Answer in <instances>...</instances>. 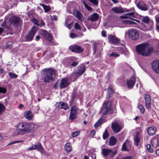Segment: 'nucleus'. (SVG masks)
<instances>
[{
	"label": "nucleus",
	"mask_w": 159,
	"mask_h": 159,
	"mask_svg": "<svg viewBox=\"0 0 159 159\" xmlns=\"http://www.w3.org/2000/svg\"><path fill=\"white\" fill-rule=\"evenodd\" d=\"M79 108L76 106H72L70 110L69 119L73 120L77 118Z\"/></svg>",
	"instance_id": "39448f33"
},
{
	"label": "nucleus",
	"mask_w": 159,
	"mask_h": 159,
	"mask_svg": "<svg viewBox=\"0 0 159 159\" xmlns=\"http://www.w3.org/2000/svg\"><path fill=\"white\" fill-rule=\"evenodd\" d=\"M108 42L113 44H117L119 43L120 39L116 37L115 35L109 34L108 36Z\"/></svg>",
	"instance_id": "f8f14e48"
},
{
	"label": "nucleus",
	"mask_w": 159,
	"mask_h": 159,
	"mask_svg": "<svg viewBox=\"0 0 159 159\" xmlns=\"http://www.w3.org/2000/svg\"><path fill=\"white\" fill-rule=\"evenodd\" d=\"M111 103L110 101L105 102L103 104L101 109V112L103 115L105 116L107 114L110 110Z\"/></svg>",
	"instance_id": "0eeeda50"
},
{
	"label": "nucleus",
	"mask_w": 159,
	"mask_h": 159,
	"mask_svg": "<svg viewBox=\"0 0 159 159\" xmlns=\"http://www.w3.org/2000/svg\"><path fill=\"white\" fill-rule=\"evenodd\" d=\"M86 69L85 66L84 64H81L77 70L78 74L80 75H82Z\"/></svg>",
	"instance_id": "5701e85b"
},
{
	"label": "nucleus",
	"mask_w": 159,
	"mask_h": 159,
	"mask_svg": "<svg viewBox=\"0 0 159 159\" xmlns=\"http://www.w3.org/2000/svg\"><path fill=\"white\" fill-rule=\"evenodd\" d=\"M8 75L11 78H17L18 77L17 75L15 73H13L11 72H10L8 73Z\"/></svg>",
	"instance_id": "a19ab883"
},
{
	"label": "nucleus",
	"mask_w": 159,
	"mask_h": 159,
	"mask_svg": "<svg viewBox=\"0 0 159 159\" xmlns=\"http://www.w3.org/2000/svg\"><path fill=\"white\" fill-rule=\"evenodd\" d=\"M117 153L116 151H113L112 149L106 148L102 149V153L103 156L107 157L109 156L111 157H113Z\"/></svg>",
	"instance_id": "1a4fd4ad"
},
{
	"label": "nucleus",
	"mask_w": 159,
	"mask_h": 159,
	"mask_svg": "<svg viewBox=\"0 0 159 159\" xmlns=\"http://www.w3.org/2000/svg\"><path fill=\"white\" fill-rule=\"evenodd\" d=\"M109 136V134L108 131L106 129H105L103 134V139L104 140L106 139Z\"/></svg>",
	"instance_id": "e433bc0d"
},
{
	"label": "nucleus",
	"mask_w": 159,
	"mask_h": 159,
	"mask_svg": "<svg viewBox=\"0 0 159 159\" xmlns=\"http://www.w3.org/2000/svg\"><path fill=\"white\" fill-rule=\"evenodd\" d=\"M157 131V128L154 126L148 127L147 129V132L148 135L151 136L154 135Z\"/></svg>",
	"instance_id": "412c9836"
},
{
	"label": "nucleus",
	"mask_w": 159,
	"mask_h": 159,
	"mask_svg": "<svg viewBox=\"0 0 159 159\" xmlns=\"http://www.w3.org/2000/svg\"><path fill=\"white\" fill-rule=\"evenodd\" d=\"M142 21L145 23L148 24L149 22V18L148 16H145L143 18Z\"/></svg>",
	"instance_id": "37998d69"
},
{
	"label": "nucleus",
	"mask_w": 159,
	"mask_h": 159,
	"mask_svg": "<svg viewBox=\"0 0 159 159\" xmlns=\"http://www.w3.org/2000/svg\"><path fill=\"white\" fill-rule=\"evenodd\" d=\"M28 149L29 150H35L36 149V146H34V145H32V147H29Z\"/></svg>",
	"instance_id": "052dcab7"
},
{
	"label": "nucleus",
	"mask_w": 159,
	"mask_h": 159,
	"mask_svg": "<svg viewBox=\"0 0 159 159\" xmlns=\"http://www.w3.org/2000/svg\"><path fill=\"white\" fill-rule=\"evenodd\" d=\"M99 17V14L97 13H95L90 17L89 20L92 21H95L98 20Z\"/></svg>",
	"instance_id": "cd10ccee"
},
{
	"label": "nucleus",
	"mask_w": 159,
	"mask_h": 159,
	"mask_svg": "<svg viewBox=\"0 0 159 159\" xmlns=\"http://www.w3.org/2000/svg\"><path fill=\"white\" fill-rule=\"evenodd\" d=\"M120 18L121 19H129L131 20L136 21L137 22H138V20L134 19H133L132 18H130L129 17H128L126 14H123L122 16H120Z\"/></svg>",
	"instance_id": "473e14b6"
},
{
	"label": "nucleus",
	"mask_w": 159,
	"mask_h": 159,
	"mask_svg": "<svg viewBox=\"0 0 159 159\" xmlns=\"http://www.w3.org/2000/svg\"><path fill=\"white\" fill-rule=\"evenodd\" d=\"M34 146H36V149L38 151H39L40 152H42L43 151V148L41 144L39 142H37L35 143Z\"/></svg>",
	"instance_id": "7c9ffc66"
},
{
	"label": "nucleus",
	"mask_w": 159,
	"mask_h": 159,
	"mask_svg": "<svg viewBox=\"0 0 159 159\" xmlns=\"http://www.w3.org/2000/svg\"><path fill=\"white\" fill-rule=\"evenodd\" d=\"M17 130V134L23 135L34 132V125L32 122H25L19 123L16 126Z\"/></svg>",
	"instance_id": "f03ea898"
},
{
	"label": "nucleus",
	"mask_w": 159,
	"mask_h": 159,
	"mask_svg": "<svg viewBox=\"0 0 159 159\" xmlns=\"http://www.w3.org/2000/svg\"><path fill=\"white\" fill-rule=\"evenodd\" d=\"M101 34L102 37H105L106 36V31L105 30H102L101 32Z\"/></svg>",
	"instance_id": "bf43d9fd"
},
{
	"label": "nucleus",
	"mask_w": 159,
	"mask_h": 159,
	"mask_svg": "<svg viewBox=\"0 0 159 159\" xmlns=\"http://www.w3.org/2000/svg\"><path fill=\"white\" fill-rule=\"evenodd\" d=\"M138 108L142 114H143L145 111V109L144 107L141 104L139 105L138 106Z\"/></svg>",
	"instance_id": "f704fd0d"
},
{
	"label": "nucleus",
	"mask_w": 159,
	"mask_h": 159,
	"mask_svg": "<svg viewBox=\"0 0 159 159\" xmlns=\"http://www.w3.org/2000/svg\"><path fill=\"white\" fill-rule=\"evenodd\" d=\"M42 74L41 77L44 82L50 83L52 82L54 79L53 76L56 74L55 70L52 68L45 69Z\"/></svg>",
	"instance_id": "7ed1b4c3"
},
{
	"label": "nucleus",
	"mask_w": 159,
	"mask_h": 159,
	"mask_svg": "<svg viewBox=\"0 0 159 159\" xmlns=\"http://www.w3.org/2000/svg\"><path fill=\"white\" fill-rule=\"evenodd\" d=\"M40 33L44 39L48 41L51 42L52 41L53 37L52 34L49 33L45 30L43 29L40 30Z\"/></svg>",
	"instance_id": "9d476101"
},
{
	"label": "nucleus",
	"mask_w": 159,
	"mask_h": 159,
	"mask_svg": "<svg viewBox=\"0 0 159 159\" xmlns=\"http://www.w3.org/2000/svg\"><path fill=\"white\" fill-rule=\"evenodd\" d=\"M96 133V131L94 130H92L90 133V135L91 136L93 137L95 135Z\"/></svg>",
	"instance_id": "13d9d810"
},
{
	"label": "nucleus",
	"mask_w": 159,
	"mask_h": 159,
	"mask_svg": "<svg viewBox=\"0 0 159 159\" xmlns=\"http://www.w3.org/2000/svg\"><path fill=\"white\" fill-rule=\"evenodd\" d=\"M83 4L84 6V7L86 8V9L89 10L91 11L93 10V9L91 8L90 7H89L86 2H85L84 1L83 2Z\"/></svg>",
	"instance_id": "c03bdc74"
},
{
	"label": "nucleus",
	"mask_w": 159,
	"mask_h": 159,
	"mask_svg": "<svg viewBox=\"0 0 159 159\" xmlns=\"http://www.w3.org/2000/svg\"><path fill=\"white\" fill-rule=\"evenodd\" d=\"M128 17H129L130 18L135 17V13L134 12H132L130 13H129L126 14Z\"/></svg>",
	"instance_id": "09e8293b"
},
{
	"label": "nucleus",
	"mask_w": 159,
	"mask_h": 159,
	"mask_svg": "<svg viewBox=\"0 0 159 159\" xmlns=\"http://www.w3.org/2000/svg\"><path fill=\"white\" fill-rule=\"evenodd\" d=\"M76 34L73 33H71L70 34V37L72 38H74L76 37Z\"/></svg>",
	"instance_id": "338daca9"
},
{
	"label": "nucleus",
	"mask_w": 159,
	"mask_h": 159,
	"mask_svg": "<svg viewBox=\"0 0 159 159\" xmlns=\"http://www.w3.org/2000/svg\"><path fill=\"white\" fill-rule=\"evenodd\" d=\"M78 72L77 71H76L75 72V76L76 78H78L80 77V76L81 75H80L78 74Z\"/></svg>",
	"instance_id": "774afa93"
},
{
	"label": "nucleus",
	"mask_w": 159,
	"mask_h": 159,
	"mask_svg": "<svg viewBox=\"0 0 159 159\" xmlns=\"http://www.w3.org/2000/svg\"><path fill=\"white\" fill-rule=\"evenodd\" d=\"M25 118L28 120H31L34 117L32 112L30 111H26L24 113Z\"/></svg>",
	"instance_id": "393cba45"
},
{
	"label": "nucleus",
	"mask_w": 159,
	"mask_h": 159,
	"mask_svg": "<svg viewBox=\"0 0 159 159\" xmlns=\"http://www.w3.org/2000/svg\"><path fill=\"white\" fill-rule=\"evenodd\" d=\"M148 30H152L153 29V26L154 23L153 22H150L148 23Z\"/></svg>",
	"instance_id": "79ce46f5"
},
{
	"label": "nucleus",
	"mask_w": 159,
	"mask_h": 159,
	"mask_svg": "<svg viewBox=\"0 0 159 159\" xmlns=\"http://www.w3.org/2000/svg\"><path fill=\"white\" fill-rule=\"evenodd\" d=\"M50 18L52 20H57V16L56 15H53L51 16Z\"/></svg>",
	"instance_id": "6e6d98bb"
},
{
	"label": "nucleus",
	"mask_w": 159,
	"mask_h": 159,
	"mask_svg": "<svg viewBox=\"0 0 159 159\" xmlns=\"http://www.w3.org/2000/svg\"><path fill=\"white\" fill-rule=\"evenodd\" d=\"M141 139V136L139 132H136L135 135L134 137V143L136 146L139 145L140 139Z\"/></svg>",
	"instance_id": "6ab92c4d"
},
{
	"label": "nucleus",
	"mask_w": 159,
	"mask_h": 159,
	"mask_svg": "<svg viewBox=\"0 0 159 159\" xmlns=\"http://www.w3.org/2000/svg\"><path fill=\"white\" fill-rule=\"evenodd\" d=\"M136 50L139 54L148 57L153 52L154 48L150 43H143L136 46Z\"/></svg>",
	"instance_id": "f257e3e1"
},
{
	"label": "nucleus",
	"mask_w": 159,
	"mask_h": 159,
	"mask_svg": "<svg viewBox=\"0 0 159 159\" xmlns=\"http://www.w3.org/2000/svg\"><path fill=\"white\" fill-rule=\"evenodd\" d=\"M122 150L124 151H128L129 150L127 148L126 143H124L122 147Z\"/></svg>",
	"instance_id": "a18cd8bd"
},
{
	"label": "nucleus",
	"mask_w": 159,
	"mask_h": 159,
	"mask_svg": "<svg viewBox=\"0 0 159 159\" xmlns=\"http://www.w3.org/2000/svg\"><path fill=\"white\" fill-rule=\"evenodd\" d=\"M133 157L131 156H127L124 157H122L121 159H132Z\"/></svg>",
	"instance_id": "680f3d73"
},
{
	"label": "nucleus",
	"mask_w": 159,
	"mask_h": 159,
	"mask_svg": "<svg viewBox=\"0 0 159 159\" xmlns=\"http://www.w3.org/2000/svg\"><path fill=\"white\" fill-rule=\"evenodd\" d=\"M151 143L154 148H156L157 147H159V139L157 137H154L151 140Z\"/></svg>",
	"instance_id": "4be33fe9"
},
{
	"label": "nucleus",
	"mask_w": 159,
	"mask_h": 159,
	"mask_svg": "<svg viewBox=\"0 0 159 159\" xmlns=\"http://www.w3.org/2000/svg\"><path fill=\"white\" fill-rule=\"evenodd\" d=\"M69 49L71 52L76 53H81L84 51V49L81 46L75 44L70 46Z\"/></svg>",
	"instance_id": "9b49d317"
},
{
	"label": "nucleus",
	"mask_w": 159,
	"mask_h": 159,
	"mask_svg": "<svg viewBox=\"0 0 159 159\" xmlns=\"http://www.w3.org/2000/svg\"><path fill=\"white\" fill-rule=\"evenodd\" d=\"M145 105L146 108L149 110L151 108V100L150 96L149 95L147 94L145 95Z\"/></svg>",
	"instance_id": "4468645a"
},
{
	"label": "nucleus",
	"mask_w": 159,
	"mask_h": 159,
	"mask_svg": "<svg viewBox=\"0 0 159 159\" xmlns=\"http://www.w3.org/2000/svg\"><path fill=\"white\" fill-rule=\"evenodd\" d=\"M80 133V132L79 131H76L72 133L71 134V136L72 137H75L77 136Z\"/></svg>",
	"instance_id": "49530a36"
},
{
	"label": "nucleus",
	"mask_w": 159,
	"mask_h": 159,
	"mask_svg": "<svg viewBox=\"0 0 159 159\" xmlns=\"http://www.w3.org/2000/svg\"><path fill=\"white\" fill-rule=\"evenodd\" d=\"M78 62L74 61L71 64V66L74 67H75L78 65Z\"/></svg>",
	"instance_id": "e2e57ef3"
},
{
	"label": "nucleus",
	"mask_w": 159,
	"mask_h": 159,
	"mask_svg": "<svg viewBox=\"0 0 159 159\" xmlns=\"http://www.w3.org/2000/svg\"><path fill=\"white\" fill-rule=\"evenodd\" d=\"M91 157L92 159H96V153H92Z\"/></svg>",
	"instance_id": "0e129e2a"
},
{
	"label": "nucleus",
	"mask_w": 159,
	"mask_h": 159,
	"mask_svg": "<svg viewBox=\"0 0 159 159\" xmlns=\"http://www.w3.org/2000/svg\"><path fill=\"white\" fill-rule=\"evenodd\" d=\"M23 142V141H22V140L16 141H14L10 143L7 145H11L13 144H14V143H21Z\"/></svg>",
	"instance_id": "603ef678"
},
{
	"label": "nucleus",
	"mask_w": 159,
	"mask_h": 159,
	"mask_svg": "<svg viewBox=\"0 0 159 159\" xmlns=\"http://www.w3.org/2000/svg\"><path fill=\"white\" fill-rule=\"evenodd\" d=\"M75 28L77 30H81V28L80 25L77 23H75Z\"/></svg>",
	"instance_id": "8fccbe9b"
},
{
	"label": "nucleus",
	"mask_w": 159,
	"mask_h": 159,
	"mask_svg": "<svg viewBox=\"0 0 159 159\" xmlns=\"http://www.w3.org/2000/svg\"><path fill=\"white\" fill-rule=\"evenodd\" d=\"M111 10L117 13H122L124 12V8H122L121 7H112Z\"/></svg>",
	"instance_id": "b1692460"
},
{
	"label": "nucleus",
	"mask_w": 159,
	"mask_h": 159,
	"mask_svg": "<svg viewBox=\"0 0 159 159\" xmlns=\"http://www.w3.org/2000/svg\"><path fill=\"white\" fill-rule=\"evenodd\" d=\"M134 10L133 8H131L129 9H127L126 8H124V12H129Z\"/></svg>",
	"instance_id": "5fc2aeb1"
},
{
	"label": "nucleus",
	"mask_w": 159,
	"mask_h": 159,
	"mask_svg": "<svg viewBox=\"0 0 159 159\" xmlns=\"http://www.w3.org/2000/svg\"><path fill=\"white\" fill-rule=\"evenodd\" d=\"M76 15L77 18L80 20H81L82 19V15L81 13L79 10H77L76 12Z\"/></svg>",
	"instance_id": "c9c22d12"
},
{
	"label": "nucleus",
	"mask_w": 159,
	"mask_h": 159,
	"mask_svg": "<svg viewBox=\"0 0 159 159\" xmlns=\"http://www.w3.org/2000/svg\"><path fill=\"white\" fill-rule=\"evenodd\" d=\"M137 7L141 10L143 11H147L149 9L148 7L143 1L139 2L136 4Z\"/></svg>",
	"instance_id": "a211bd4d"
},
{
	"label": "nucleus",
	"mask_w": 159,
	"mask_h": 159,
	"mask_svg": "<svg viewBox=\"0 0 159 159\" xmlns=\"http://www.w3.org/2000/svg\"><path fill=\"white\" fill-rule=\"evenodd\" d=\"M128 35L129 38L132 40H136L139 36L138 31L134 29H131L128 31Z\"/></svg>",
	"instance_id": "6e6552de"
},
{
	"label": "nucleus",
	"mask_w": 159,
	"mask_h": 159,
	"mask_svg": "<svg viewBox=\"0 0 159 159\" xmlns=\"http://www.w3.org/2000/svg\"><path fill=\"white\" fill-rule=\"evenodd\" d=\"M136 79L135 77L133 76L127 80L126 81V84L128 87L132 88L135 84Z\"/></svg>",
	"instance_id": "f3484780"
},
{
	"label": "nucleus",
	"mask_w": 159,
	"mask_h": 159,
	"mask_svg": "<svg viewBox=\"0 0 159 159\" xmlns=\"http://www.w3.org/2000/svg\"><path fill=\"white\" fill-rule=\"evenodd\" d=\"M37 28L35 26H33L29 33L26 34L25 37V41L27 42H30L37 32Z\"/></svg>",
	"instance_id": "423d86ee"
},
{
	"label": "nucleus",
	"mask_w": 159,
	"mask_h": 159,
	"mask_svg": "<svg viewBox=\"0 0 159 159\" xmlns=\"http://www.w3.org/2000/svg\"><path fill=\"white\" fill-rule=\"evenodd\" d=\"M40 5L43 7L44 10V12L45 13H47L49 12L51 9L50 6L45 5L43 4L40 3Z\"/></svg>",
	"instance_id": "c756f323"
},
{
	"label": "nucleus",
	"mask_w": 159,
	"mask_h": 159,
	"mask_svg": "<svg viewBox=\"0 0 159 159\" xmlns=\"http://www.w3.org/2000/svg\"><path fill=\"white\" fill-rule=\"evenodd\" d=\"M98 44L96 43H94L93 44V54L94 55L95 54L98 48Z\"/></svg>",
	"instance_id": "58836bf2"
},
{
	"label": "nucleus",
	"mask_w": 159,
	"mask_h": 159,
	"mask_svg": "<svg viewBox=\"0 0 159 159\" xmlns=\"http://www.w3.org/2000/svg\"><path fill=\"white\" fill-rule=\"evenodd\" d=\"M6 46L8 48H11V44L10 42H8L6 44Z\"/></svg>",
	"instance_id": "69168bd1"
},
{
	"label": "nucleus",
	"mask_w": 159,
	"mask_h": 159,
	"mask_svg": "<svg viewBox=\"0 0 159 159\" xmlns=\"http://www.w3.org/2000/svg\"><path fill=\"white\" fill-rule=\"evenodd\" d=\"M123 23L125 25H134L136 23L129 20H122Z\"/></svg>",
	"instance_id": "2f4dec72"
},
{
	"label": "nucleus",
	"mask_w": 159,
	"mask_h": 159,
	"mask_svg": "<svg viewBox=\"0 0 159 159\" xmlns=\"http://www.w3.org/2000/svg\"><path fill=\"white\" fill-rule=\"evenodd\" d=\"M57 108L60 109H63L64 110H67L69 108L68 105L65 102H59L57 105Z\"/></svg>",
	"instance_id": "aec40b11"
},
{
	"label": "nucleus",
	"mask_w": 159,
	"mask_h": 159,
	"mask_svg": "<svg viewBox=\"0 0 159 159\" xmlns=\"http://www.w3.org/2000/svg\"><path fill=\"white\" fill-rule=\"evenodd\" d=\"M151 67L153 70L157 74H159V60H155L151 63Z\"/></svg>",
	"instance_id": "dca6fc26"
},
{
	"label": "nucleus",
	"mask_w": 159,
	"mask_h": 159,
	"mask_svg": "<svg viewBox=\"0 0 159 159\" xmlns=\"http://www.w3.org/2000/svg\"><path fill=\"white\" fill-rule=\"evenodd\" d=\"M45 24L44 22L43 21V20H41V22L39 24H38V26H39L40 27H44L45 26Z\"/></svg>",
	"instance_id": "4d7b16f0"
},
{
	"label": "nucleus",
	"mask_w": 159,
	"mask_h": 159,
	"mask_svg": "<svg viewBox=\"0 0 159 159\" xmlns=\"http://www.w3.org/2000/svg\"><path fill=\"white\" fill-rule=\"evenodd\" d=\"M114 91L111 87L107 88V94L106 98L109 99L112 97L114 94Z\"/></svg>",
	"instance_id": "bb28decb"
},
{
	"label": "nucleus",
	"mask_w": 159,
	"mask_h": 159,
	"mask_svg": "<svg viewBox=\"0 0 159 159\" xmlns=\"http://www.w3.org/2000/svg\"><path fill=\"white\" fill-rule=\"evenodd\" d=\"M111 127L113 132L116 133L119 132L122 128L121 125L117 122H112Z\"/></svg>",
	"instance_id": "ddd939ff"
},
{
	"label": "nucleus",
	"mask_w": 159,
	"mask_h": 159,
	"mask_svg": "<svg viewBox=\"0 0 159 159\" xmlns=\"http://www.w3.org/2000/svg\"><path fill=\"white\" fill-rule=\"evenodd\" d=\"M72 150V148L70 142L66 143L65 145V151L67 153H68Z\"/></svg>",
	"instance_id": "a878e982"
},
{
	"label": "nucleus",
	"mask_w": 159,
	"mask_h": 159,
	"mask_svg": "<svg viewBox=\"0 0 159 159\" xmlns=\"http://www.w3.org/2000/svg\"><path fill=\"white\" fill-rule=\"evenodd\" d=\"M70 83L68 81L66 77L63 78L61 80L59 88L60 89H63L68 86Z\"/></svg>",
	"instance_id": "2eb2a0df"
},
{
	"label": "nucleus",
	"mask_w": 159,
	"mask_h": 159,
	"mask_svg": "<svg viewBox=\"0 0 159 159\" xmlns=\"http://www.w3.org/2000/svg\"><path fill=\"white\" fill-rule=\"evenodd\" d=\"M20 20L19 17L14 16H11L9 20L10 24L5 20L2 23L1 26L8 30H11V25H12L16 27L18 26L20 23Z\"/></svg>",
	"instance_id": "20e7f679"
},
{
	"label": "nucleus",
	"mask_w": 159,
	"mask_h": 159,
	"mask_svg": "<svg viewBox=\"0 0 159 159\" xmlns=\"http://www.w3.org/2000/svg\"><path fill=\"white\" fill-rule=\"evenodd\" d=\"M102 123V118H101L94 125V127L95 128L98 127L100 125H101Z\"/></svg>",
	"instance_id": "72a5a7b5"
},
{
	"label": "nucleus",
	"mask_w": 159,
	"mask_h": 159,
	"mask_svg": "<svg viewBox=\"0 0 159 159\" xmlns=\"http://www.w3.org/2000/svg\"><path fill=\"white\" fill-rule=\"evenodd\" d=\"M5 109L4 106L2 104L0 103V116L3 113Z\"/></svg>",
	"instance_id": "ea45409f"
},
{
	"label": "nucleus",
	"mask_w": 159,
	"mask_h": 159,
	"mask_svg": "<svg viewBox=\"0 0 159 159\" xmlns=\"http://www.w3.org/2000/svg\"><path fill=\"white\" fill-rule=\"evenodd\" d=\"M147 150L150 153H153L154 152V150L152 148L150 144H148L146 146Z\"/></svg>",
	"instance_id": "4c0bfd02"
},
{
	"label": "nucleus",
	"mask_w": 159,
	"mask_h": 159,
	"mask_svg": "<svg viewBox=\"0 0 159 159\" xmlns=\"http://www.w3.org/2000/svg\"><path fill=\"white\" fill-rule=\"evenodd\" d=\"M110 56L111 57H117L120 56V54H117L116 52H113L110 54Z\"/></svg>",
	"instance_id": "3c124183"
},
{
	"label": "nucleus",
	"mask_w": 159,
	"mask_h": 159,
	"mask_svg": "<svg viewBox=\"0 0 159 159\" xmlns=\"http://www.w3.org/2000/svg\"><path fill=\"white\" fill-rule=\"evenodd\" d=\"M117 142V139L114 136L111 137L109 139V145L110 146H113L115 145Z\"/></svg>",
	"instance_id": "c85d7f7f"
},
{
	"label": "nucleus",
	"mask_w": 159,
	"mask_h": 159,
	"mask_svg": "<svg viewBox=\"0 0 159 159\" xmlns=\"http://www.w3.org/2000/svg\"><path fill=\"white\" fill-rule=\"evenodd\" d=\"M31 21L35 25H37V26L38 25V20L35 18H33L31 20Z\"/></svg>",
	"instance_id": "864d4df0"
},
{
	"label": "nucleus",
	"mask_w": 159,
	"mask_h": 159,
	"mask_svg": "<svg viewBox=\"0 0 159 159\" xmlns=\"http://www.w3.org/2000/svg\"><path fill=\"white\" fill-rule=\"evenodd\" d=\"M7 92V90L5 88L0 86V93H5Z\"/></svg>",
	"instance_id": "de8ad7c7"
}]
</instances>
